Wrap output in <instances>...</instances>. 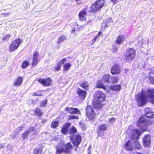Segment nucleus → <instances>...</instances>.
I'll list each match as a JSON object with an SVG mask.
<instances>
[{"mask_svg":"<svg viewBox=\"0 0 154 154\" xmlns=\"http://www.w3.org/2000/svg\"><path fill=\"white\" fill-rule=\"evenodd\" d=\"M71 123H65L61 127V132L64 135L68 133L69 128L71 126Z\"/></svg>","mask_w":154,"mask_h":154,"instance_id":"a211bd4d","label":"nucleus"},{"mask_svg":"<svg viewBox=\"0 0 154 154\" xmlns=\"http://www.w3.org/2000/svg\"><path fill=\"white\" fill-rule=\"evenodd\" d=\"M29 129L30 130L25 131L23 133H22V136L23 138V140L25 139L28 137V135L30 132L34 131V128L31 127L29 128Z\"/></svg>","mask_w":154,"mask_h":154,"instance_id":"bb28decb","label":"nucleus"},{"mask_svg":"<svg viewBox=\"0 0 154 154\" xmlns=\"http://www.w3.org/2000/svg\"><path fill=\"white\" fill-rule=\"evenodd\" d=\"M77 130L75 127L74 126L71 127L70 128L68 134H74L77 133Z\"/></svg>","mask_w":154,"mask_h":154,"instance_id":"72a5a7b5","label":"nucleus"},{"mask_svg":"<svg viewBox=\"0 0 154 154\" xmlns=\"http://www.w3.org/2000/svg\"><path fill=\"white\" fill-rule=\"evenodd\" d=\"M46 121V120L45 119H42V120H41V123H45Z\"/></svg>","mask_w":154,"mask_h":154,"instance_id":"49530a36","label":"nucleus"},{"mask_svg":"<svg viewBox=\"0 0 154 154\" xmlns=\"http://www.w3.org/2000/svg\"><path fill=\"white\" fill-rule=\"evenodd\" d=\"M143 146L146 147H150L151 143V137L150 134H146L143 138Z\"/></svg>","mask_w":154,"mask_h":154,"instance_id":"f8f14e48","label":"nucleus"},{"mask_svg":"<svg viewBox=\"0 0 154 154\" xmlns=\"http://www.w3.org/2000/svg\"><path fill=\"white\" fill-rule=\"evenodd\" d=\"M47 103V100H45L41 102L40 104V106L41 107H43L46 106Z\"/></svg>","mask_w":154,"mask_h":154,"instance_id":"a19ab883","label":"nucleus"},{"mask_svg":"<svg viewBox=\"0 0 154 154\" xmlns=\"http://www.w3.org/2000/svg\"><path fill=\"white\" fill-rule=\"evenodd\" d=\"M65 110L66 112L69 114H80V112L77 108L67 106L65 108Z\"/></svg>","mask_w":154,"mask_h":154,"instance_id":"2eb2a0df","label":"nucleus"},{"mask_svg":"<svg viewBox=\"0 0 154 154\" xmlns=\"http://www.w3.org/2000/svg\"><path fill=\"white\" fill-rule=\"evenodd\" d=\"M11 36V35L10 34H7L3 37L2 40L4 41H8Z\"/></svg>","mask_w":154,"mask_h":154,"instance_id":"ea45409f","label":"nucleus"},{"mask_svg":"<svg viewBox=\"0 0 154 154\" xmlns=\"http://www.w3.org/2000/svg\"><path fill=\"white\" fill-rule=\"evenodd\" d=\"M32 96H42V93H40L39 94H37L36 92L32 94Z\"/></svg>","mask_w":154,"mask_h":154,"instance_id":"37998d69","label":"nucleus"},{"mask_svg":"<svg viewBox=\"0 0 154 154\" xmlns=\"http://www.w3.org/2000/svg\"><path fill=\"white\" fill-rule=\"evenodd\" d=\"M16 49H9V51H14V50H15Z\"/></svg>","mask_w":154,"mask_h":154,"instance_id":"864d4df0","label":"nucleus"},{"mask_svg":"<svg viewBox=\"0 0 154 154\" xmlns=\"http://www.w3.org/2000/svg\"><path fill=\"white\" fill-rule=\"evenodd\" d=\"M107 130V127L106 124H102L99 126L97 131V137H101L103 138L104 133L103 132Z\"/></svg>","mask_w":154,"mask_h":154,"instance_id":"ddd939ff","label":"nucleus"},{"mask_svg":"<svg viewBox=\"0 0 154 154\" xmlns=\"http://www.w3.org/2000/svg\"><path fill=\"white\" fill-rule=\"evenodd\" d=\"M76 0V2L78 3H79L78 2L80 0Z\"/></svg>","mask_w":154,"mask_h":154,"instance_id":"4d7b16f0","label":"nucleus"},{"mask_svg":"<svg viewBox=\"0 0 154 154\" xmlns=\"http://www.w3.org/2000/svg\"><path fill=\"white\" fill-rule=\"evenodd\" d=\"M85 114L89 121H93L96 117V113L91 106H87L85 110Z\"/></svg>","mask_w":154,"mask_h":154,"instance_id":"0eeeda50","label":"nucleus"},{"mask_svg":"<svg viewBox=\"0 0 154 154\" xmlns=\"http://www.w3.org/2000/svg\"><path fill=\"white\" fill-rule=\"evenodd\" d=\"M60 64H61V63L60 62H58L57 64V66L54 67L55 71H58L61 69V66Z\"/></svg>","mask_w":154,"mask_h":154,"instance_id":"4c0bfd02","label":"nucleus"},{"mask_svg":"<svg viewBox=\"0 0 154 154\" xmlns=\"http://www.w3.org/2000/svg\"><path fill=\"white\" fill-rule=\"evenodd\" d=\"M91 146H89L88 147V149H91Z\"/></svg>","mask_w":154,"mask_h":154,"instance_id":"5fc2aeb1","label":"nucleus"},{"mask_svg":"<svg viewBox=\"0 0 154 154\" xmlns=\"http://www.w3.org/2000/svg\"><path fill=\"white\" fill-rule=\"evenodd\" d=\"M80 87L85 90H88L89 87V84L87 81H84L79 84Z\"/></svg>","mask_w":154,"mask_h":154,"instance_id":"cd10ccee","label":"nucleus"},{"mask_svg":"<svg viewBox=\"0 0 154 154\" xmlns=\"http://www.w3.org/2000/svg\"><path fill=\"white\" fill-rule=\"evenodd\" d=\"M125 40V36L121 35L118 37L116 42L117 44H120L122 43Z\"/></svg>","mask_w":154,"mask_h":154,"instance_id":"473e14b6","label":"nucleus"},{"mask_svg":"<svg viewBox=\"0 0 154 154\" xmlns=\"http://www.w3.org/2000/svg\"><path fill=\"white\" fill-rule=\"evenodd\" d=\"M105 94L102 91H99L96 93L93 100V107L98 110H101L105 104L103 103L106 100Z\"/></svg>","mask_w":154,"mask_h":154,"instance_id":"f03ea898","label":"nucleus"},{"mask_svg":"<svg viewBox=\"0 0 154 154\" xmlns=\"http://www.w3.org/2000/svg\"><path fill=\"white\" fill-rule=\"evenodd\" d=\"M70 139L72 141V143L75 147V151H77V149L81 143L82 137L79 134H75L70 136Z\"/></svg>","mask_w":154,"mask_h":154,"instance_id":"423d86ee","label":"nucleus"},{"mask_svg":"<svg viewBox=\"0 0 154 154\" xmlns=\"http://www.w3.org/2000/svg\"><path fill=\"white\" fill-rule=\"evenodd\" d=\"M43 147L42 145L34 148L32 153L33 154H42Z\"/></svg>","mask_w":154,"mask_h":154,"instance_id":"5701e85b","label":"nucleus"},{"mask_svg":"<svg viewBox=\"0 0 154 154\" xmlns=\"http://www.w3.org/2000/svg\"><path fill=\"white\" fill-rule=\"evenodd\" d=\"M20 43V39H18L15 40L12 43L10 48H17Z\"/></svg>","mask_w":154,"mask_h":154,"instance_id":"a878e982","label":"nucleus"},{"mask_svg":"<svg viewBox=\"0 0 154 154\" xmlns=\"http://www.w3.org/2000/svg\"><path fill=\"white\" fill-rule=\"evenodd\" d=\"M140 135V132L138 129H134L131 130L129 134V136L130 138L133 140H137Z\"/></svg>","mask_w":154,"mask_h":154,"instance_id":"9b49d317","label":"nucleus"},{"mask_svg":"<svg viewBox=\"0 0 154 154\" xmlns=\"http://www.w3.org/2000/svg\"><path fill=\"white\" fill-rule=\"evenodd\" d=\"M145 117L149 118L150 119H154V114L151 112L149 108H146L145 109V114L143 115Z\"/></svg>","mask_w":154,"mask_h":154,"instance_id":"aec40b11","label":"nucleus"},{"mask_svg":"<svg viewBox=\"0 0 154 154\" xmlns=\"http://www.w3.org/2000/svg\"><path fill=\"white\" fill-rule=\"evenodd\" d=\"M114 4H116L117 2V0H111Z\"/></svg>","mask_w":154,"mask_h":154,"instance_id":"de8ad7c7","label":"nucleus"},{"mask_svg":"<svg viewBox=\"0 0 154 154\" xmlns=\"http://www.w3.org/2000/svg\"><path fill=\"white\" fill-rule=\"evenodd\" d=\"M38 82L45 87H49L52 85V81L50 77H45L43 79L40 78L38 79Z\"/></svg>","mask_w":154,"mask_h":154,"instance_id":"9d476101","label":"nucleus"},{"mask_svg":"<svg viewBox=\"0 0 154 154\" xmlns=\"http://www.w3.org/2000/svg\"><path fill=\"white\" fill-rule=\"evenodd\" d=\"M66 39V37L64 35H62L60 36L58 39V43H59L61 42H62L64 40Z\"/></svg>","mask_w":154,"mask_h":154,"instance_id":"58836bf2","label":"nucleus"},{"mask_svg":"<svg viewBox=\"0 0 154 154\" xmlns=\"http://www.w3.org/2000/svg\"><path fill=\"white\" fill-rule=\"evenodd\" d=\"M101 33V32H99L98 34L96 36H95V37L93 39V40L94 41H95L96 40V39L98 38V37L100 36V35Z\"/></svg>","mask_w":154,"mask_h":154,"instance_id":"79ce46f5","label":"nucleus"},{"mask_svg":"<svg viewBox=\"0 0 154 154\" xmlns=\"http://www.w3.org/2000/svg\"><path fill=\"white\" fill-rule=\"evenodd\" d=\"M29 62L27 61V60H24L22 62V65L21 66V68L22 69H25L29 65Z\"/></svg>","mask_w":154,"mask_h":154,"instance_id":"f704fd0d","label":"nucleus"},{"mask_svg":"<svg viewBox=\"0 0 154 154\" xmlns=\"http://www.w3.org/2000/svg\"><path fill=\"white\" fill-rule=\"evenodd\" d=\"M152 104H154V89H148L145 91L142 89L140 94L135 96V100L139 107L143 106L148 100Z\"/></svg>","mask_w":154,"mask_h":154,"instance_id":"f257e3e1","label":"nucleus"},{"mask_svg":"<svg viewBox=\"0 0 154 154\" xmlns=\"http://www.w3.org/2000/svg\"><path fill=\"white\" fill-rule=\"evenodd\" d=\"M34 115L38 117H41L42 116L43 113L42 111L40 108L37 107L33 109Z\"/></svg>","mask_w":154,"mask_h":154,"instance_id":"b1692460","label":"nucleus"},{"mask_svg":"<svg viewBox=\"0 0 154 154\" xmlns=\"http://www.w3.org/2000/svg\"><path fill=\"white\" fill-rule=\"evenodd\" d=\"M149 74H150L149 75V81L150 83L154 85V78L151 75H154V70H151L149 72Z\"/></svg>","mask_w":154,"mask_h":154,"instance_id":"c756f323","label":"nucleus"},{"mask_svg":"<svg viewBox=\"0 0 154 154\" xmlns=\"http://www.w3.org/2000/svg\"><path fill=\"white\" fill-rule=\"evenodd\" d=\"M104 1V0H98L93 4L91 6V11L95 12L99 11L103 6Z\"/></svg>","mask_w":154,"mask_h":154,"instance_id":"6e6552de","label":"nucleus"},{"mask_svg":"<svg viewBox=\"0 0 154 154\" xmlns=\"http://www.w3.org/2000/svg\"><path fill=\"white\" fill-rule=\"evenodd\" d=\"M124 147L125 150L128 151H132L134 150L133 143L131 141L128 140L124 144Z\"/></svg>","mask_w":154,"mask_h":154,"instance_id":"6ab92c4d","label":"nucleus"},{"mask_svg":"<svg viewBox=\"0 0 154 154\" xmlns=\"http://www.w3.org/2000/svg\"><path fill=\"white\" fill-rule=\"evenodd\" d=\"M95 88L101 89L105 91L107 90V87L105 86L103 82L100 80H98L97 81Z\"/></svg>","mask_w":154,"mask_h":154,"instance_id":"4be33fe9","label":"nucleus"},{"mask_svg":"<svg viewBox=\"0 0 154 154\" xmlns=\"http://www.w3.org/2000/svg\"><path fill=\"white\" fill-rule=\"evenodd\" d=\"M109 120H110V121H115V119L114 118L112 117V118H110Z\"/></svg>","mask_w":154,"mask_h":154,"instance_id":"603ef678","label":"nucleus"},{"mask_svg":"<svg viewBox=\"0 0 154 154\" xmlns=\"http://www.w3.org/2000/svg\"><path fill=\"white\" fill-rule=\"evenodd\" d=\"M68 116V120H78L79 119L78 116L74 115H69Z\"/></svg>","mask_w":154,"mask_h":154,"instance_id":"e433bc0d","label":"nucleus"},{"mask_svg":"<svg viewBox=\"0 0 154 154\" xmlns=\"http://www.w3.org/2000/svg\"><path fill=\"white\" fill-rule=\"evenodd\" d=\"M102 81L108 83L114 84L117 83L118 78L117 76H112L108 74H106L103 75Z\"/></svg>","mask_w":154,"mask_h":154,"instance_id":"39448f33","label":"nucleus"},{"mask_svg":"<svg viewBox=\"0 0 154 154\" xmlns=\"http://www.w3.org/2000/svg\"><path fill=\"white\" fill-rule=\"evenodd\" d=\"M3 146H0V149L1 148H3Z\"/></svg>","mask_w":154,"mask_h":154,"instance_id":"13d9d810","label":"nucleus"},{"mask_svg":"<svg viewBox=\"0 0 154 154\" xmlns=\"http://www.w3.org/2000/svg\"><path fill=\"white\" fill-rule=\"evenodd\" d=\"M146 117H145V116H143V115L141 116L140 118H139L138 120V127H140L141 126L142 124H144L146 125V129L143 130V131H145L147 129V126L149 125H152L153 124H154V119H146Z\"/></svg>","mask_w":154,"mask_h":154,"instance_id":"20e7f679","label":"nucleus"},{"mask_svg":"<svg viewBox=\"0 0 154 154\" xmlns=\"http://www.w3.org/2000/svg\"><path fill=\"white\" fill-rule=\"evenodd\" d=\"M71 66V64L69 63H66L63 65V70L66 71L69 70Z\"/></svg>","mask_w":154,"mask_h":154,"instance_id":"c9c22d12","label":"nucleus"},{"mask_svg":"<svg viewBox=\"0 0 154 154\" xmlns=\"http://www.w3.org/2000/svg\"><path fill=\"white\" fill-rule=\"evenodd\" d=\"M73 148V146L70 142L65 145L63 143H58V145L55 146V154H61L62 153L65 154H71Z\"/></svg>","mask_w":154,"mask_h":154,"instance_id":"7ed1b4c3","label":"nucleus"},{"mask_svg":"<svg viewBox=\"0 0 154 154\" xmlns=\"http://www.w3.org/2000/svg\"><path fill=\"white\" fill-rule=\"evenodd\" d=\"M42 91H43V90H41V91H37V93H38L37 94H39L40 93H41V92Z\"/></svg>","mask_w":154,"mask_h":154,"instance_id":"3c124183","label":"nucleus"},{"mask_svg":"<svg viewBox=\"0 0 154 154\" xmlns=\"http://www.w3.org/2000/svg\"><path fill=\"white\" fill-rule=\"evenodd\" d=\"M91 21V20H90L89 22H88V23H89Z\"/></svg>","mask_w":154,"mask_h":154,"instance_id":"bf43d9fd","label":"nucleus"},{"mask_svg":"<svg viewBox=\"0 0 154 154\" xmlns=\"http://www.w3.org/2000/svg\"><path fill=\"white\" fill-rule=\"evenodd\" d=\"M76 94L80 99L84 100L87 95V92L85 91L78 88L76 90Z\"/></svg>","mask_w":154,"mask_h":154,"instance_id":"dca6fc26","label":"nucleus"},{"mask_svg":"<svg viewBox=\"0 0 154 154\" xmlns=\"http://www.w3.org/2000/svg\"><path fill=\"white\" fill-rule=\"evenodd\" d=\"M87 154H91V152L90 151H88V153H87Z\"/></svg>","mask_w":154,"mask_h":154,"instance_id":"6e6d98bb","label":"nucleus"},{"mask_svg":"<svg viewBox=\"0 0 154 154\" xmlns=\"http://www.w3.org/2000/svg\"><path fill=\"white\" fill-rule=\"evenodd\" d=\"M39 54L36 51L34 52L32 61H31V65L32 67H35L38 65L39 62L38 56Z\"/></svg>","mask_w":154,"mask_h":154,"instance_id":"4468645a","label":"nucleus"},{"mask_svg":"<svg viewBox=\"0 0 154 154\" xmlns=\"http://www.w3.org/2000/svg\"><path fill=\"white\" fill-rule=\"evenodd\" d=\"M106 22H104L102 24V27H106L108 26V25L107 24H106Z\"/></svg>","mask_w":154,"mask_h":154,"instance_id":"a18cd8bd","label":"nucleus"},{"mask_svg":"<svg viewBox=\"0 0 154 154\" xmlns=\"http://www.w3.org/2000/svg\"><path fill=\"white\" fill-rule=\"evenodd\" d=\"M23 128V127H21V128Z\"/></svg>","mask_w":154,"mask_h":154,"instance_id":"052dcab7","label":"nucleus"},{"mask_svg":"<svg viewBox=\"0 0 154 154\" xmlns=\"http://www.w3.org/2000/svg\"><path fill=\"white\" fill-rule=\"evenodd\" d=\"M110 89L114 91H119L121 89V86L119 85H111L110 86Z\"/></svg>","mask_w":154,"mask_h":154,"instance_id":"7c9ffc66","label":"nucleus"},{"mask_svg":"<svg viewBox=\"0 0 154 154\" xmlns=\"http://www.w3.org/2000/svg\"><path fill=\"white\" fill-rule=\"evenodd\" d=\"M59 122L57 120L53 121L51 125V128L56 129L58 127Z\"/></svg>","mask_w":154,"mask_h":154,"instance_id":"2f4dec72","label":"nucleus"},{"mask_svg":"<svg viewBox=\"0 0 154 154\" xmlns=\"http://www.w3.org/2000/svg\"><path fill=\"white\" fill-rule=\"evenodd\" d=\"M66 61V59L65 58H63L61 60V64H63Z\"/></svg>","mask_w":154,"mask_h":154,"instance_id":"c03bdc74","label":"nucleus"},{"mask_svg":"<svg viewBox=\"0 0 154 154\" xmlns=\"http://www.w3.org/2000/svg\"><path fill=\"white\" fill-rule=\"evenodd\" d=\"M121 71L120 66L117 64L113 65L111 69V73L112 75H117L120 73Z\"/></svg>","mask_w":154,"mask_h":154,"instance_id":"f3484780","label":"nucleus"},{"mask_svg":"<svg viewBox=\"0 0 154 154\" xmlns=\"http://www.w3.org/2000/svg\"><path fill=\"white\" fill-rule=\"evenodd\" d=\"M135 51L134 49H127L125 56V60L128 61L133 60L135 56Z\"/></svg>","mask_w":154,"mask_h":154,"instance_id":"1a4fd4ad","label":"nucleus"},{"mask_svg":"<svg viewBox=\"0 0 154 154\" xmlns=\"http://www.w3.org/2000/svg\"><path fill=\"white\" fill-rule=\"evenodd\" d=\"M75 28H73L72 29V30L71 32L73 33L75 32Z\"/></svg>","mask_w":154,"mask_h":154,"instance_id":"8fccbe9b","label":"nucleus"},{"mask_svg":"<svg viewBox=\"0 0 154 154\" xmlns=\"http://www.w3.org/2000/svg\"><path fill=\"white\" fill-rule=\"evenodd\" d=\"M134 149H141L142 146L141 144L138 141H134L132 143Z\"/></svg>","mask_w":154,"mask_h":154,"instance_id":"c85d7f7f","label":"nucleus"},{"mask_svg":"<svg viewBox=\"0 0 154 154\" xmlns=\"http://www.w3.org/2000/svg\"><path fill=\"white\" fill-rule=\"evenodd\" d=\"M23 78L22 77L19 76L17 77L15 80L14 83V85L19 86L21 85L23 82Z\"/></svg>","mask_w":154,"mask_h":154,"instance_id":"393cba45","label":"nucleus"},{"mask_svg":"<svg viewBox=\"0 0 154 154\" xmlns=\"http://www.w3.org/2000/svg\"><path fill=\"white\" fill-rule=\"evenodd\" d=\"M2 14L3 15L5 16L6 17V16H8L9 15V13H8L6 14H4V13H2Z\"/></svg>","mask_w":154,"mask_h":154,"instance_id":"09e8293b","label":"nucleus"},{"mask_svg":"<svg viewBox=\"0 0 154 154\" xmlns=\"http://www.w3.org/2000/svg\"><path fill=\"white\" fill-rule=\"evenodd\" d=\"M86 8H84L81 10L79 13V17L81 21L85 20L86 17Z\"/></svg>","mask_w":154,"mask_h":154,"instance_id":"412c9836","label":"nucleus"}]
</instances>
